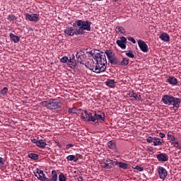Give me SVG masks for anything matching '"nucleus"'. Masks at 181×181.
Segmentation results:
<instances>
[{
  "label": "nucleus",
  "mask_w": 181,
  "mask_h": 181,
  "mask_svg": "<svg viewBox=\"0 0 181 181\" xmlns=\"http://www.w3.org/2000/svg\"><path fill=\"white\" fill-rule=\"evenodd\" d=\"M47 145V144L46 143V141H45V140L40 139L37 141V146L38 148H41L42 149H43V148H46Z\"/></svg>",
  "instance_id": "29"
},
{
  "label": "nucleus",
  "mask_w": 181,
  "mask_h": 181,
  "mask_svg": "<svg viewBox=\"0 0 181 181\" xmlns=\"http://www.w3.org/2000/svg\"><path fill=\"white\" fill-rule=\"evenodd\" d=\"M174 148H175L176 149H180V151H181V146L180 145H179V141L175 145H174Z\"/></svg>",
  "instance_id": "46"
},
{
  "label": "nucleus",
  "mask_w": 181,
  "mask_h": 181,
  "mask_svg": "<svg viewBox=\"0 0 181 181\" xmlns=\"http://www.w3.org/2000/svg\"><path fill=\"white\" fill-rule=\"evenodd\" d=\"M60 62L61 63H67L69 62V57H67L66 56H64L62 58H61Z\"/></svg>",
  "instance_id": "40"
},
{
  "label": "nucleus",
  "mask_w": 181,
  "mask_h": 181,
  "mask_svg": "<svg viewBox=\"0 0 181 181\" xmlns=\"http://www.w3.org/2000/svg\"><path fill=\"white\" fill-rule=\"evenodd\" d=\"M28 157L30 158V159H33V160H37V159H39V155L34 153H28Z\"/></svg>",
  "instance_id": "30"
},
{
  "label": "nucleus",
  "mask_w": 181,
  "mask_h": 181,
  "mask_svg": "<svg viewBox=\"0 0 181 181\" xmlns=\"http://www.w3.org/2000/svg\"><path fill=\"white\" fill-rule=\"evenodd\" d=\"M76 62L77 63H80V64H84V54H83V52H76Z\"/></svg>",
  "instance_id": "17"
},
{
  "label": "nucleus",
  "mask_w": 181,
  "mask_h": 181,
  "mask_svg": "<svg viewBox=\"0 0 181 181\" xmlns=\"http://www.w3.org/2000/svg\"><path fill=\"white\" fill-rule=\"evenodd\" d=\"M83 121H86L87 122H93L94 124V122L96 121L94 117V112L93 115V112L87 111L85 117H83Z\"/></svg>",
  "instance_id": "13"
},
{
  "label": "nucleus",
  "mask_w": 181,
  "mask_h": 181,
  "mask_svg": "<svg viewBox=\"0 0 181 181\" xmlns=\"http://www.w3.org/2000/svg\"><path fill=\"white\" fill-rule=\"evenodd\" d=\"M163 139H159L158 137H154L153 145L154 146H160L163 144H164Z\"/></svg>",
  "instance_id": "22"
},
{
  "label": "nucleus",
  "mask_w": 181,
  "mask_h": 181,
  "mask_svg": "<svg viewBox=\"0 0 181 181\" xmlns=\"http://www.w3.org/2000/svg\"><path fill=\"white\" fill-rule=\"evenodd\" d=\"M128 40L129 42H132V43H134V45H135V43H136V40H135V38H134L132 37H128Z\"/></svg>",
  "instance_id": "43"
},
{
  "label": "nucleus",
  "mask_w": 181,
  "mask_h": 181,
  "mask_svg": "<svg viewBox=\"0 0 181 181\" xmlns=\"http://www.w3.org/2000/svg\"><path fill=\"white\" fill-rule=\"evenodd\" d=\"M59 180V176L57 175V172L56 170L52 171L51 178H48V181H57Z\"/></svg>",
  "instance_id": "21"
},
{
  "label": "nucleus",
  "mask_w": 181,
  "mask_h": 181,
  "mask_svg": "<svg viewBox=\"0 0 181 181\" xmlns=\"http://www.w3.org/2000/svg\"><path fill=\"white\" fill-rule=\"evenodd\" d=\"M125 54H126V56H127V57H129L130 59L135 58V54H134V52H132L131 50L126 51Z\"/></svg>",
  "instance_id": "32"
},
{
  "label": "nucleus",
  "mask_w": 181,
  "mask_h": 181,
  "mask_svg": "<svg viewBox=\"0 0 181 181\" xmlns=\"http://www.w3.org/2000/svg\"><path fill=\"white\" fill-rule=\"evenodd\" d=\"M167 136H168V139H169L170 144H171L172 142H175V141H176V138H175V136H173V135H172V134H167Z\"/></svg>",
  "instance_id": "36"
},
{
  "label": "nucleus",
  "mask_w": 181,
  "mask_h": 181,
  "mask_svg": "<svg viewBox=\"0 0 181 181\" xmlns=\"http://www.w3.org/2000/svg\"><path fill=\"white\" fill-rule=\"evenodd\" d=\"M39 180L42 181H49V178L46 177L45 174H42L41 176L39 177Z\"/></svg>",
  "instance_id": "39"
},
{
  "label": "nucleus",
  "mask_w": 181,
  "mask_h": 181,
  "mask_svg": "<svg viewBox=\"0 0 181 181\" xmlns=\"http://www.w3.org/2000/svg\"><path fill=\"white\" fill-rule=\"evenodd\" d=\"M156 158L159 162H168L169 160V156L165 153L157 154Z\"/></svg>",
  "instance_id": "14"
},
{
  "label": "nucleus",
  "mask_w": 181,
  "mask_h": 181,
  "mask_svg": "<svg viewBox=\"0 0 181 181\" xmlns=\"http://www.w3.org/2000/svg\"><path fill=\"white\" fill-rule=\"evenodd\" d=\"M115 33L117 34L121 33L122 35H125V28L122 26L117 25L115 28Z\"/></svg>",
  "instance_id": "25"
},
{
  "label": "nucleus",
  "mask_w": 181,
  "mask_h": 181,
  "mask_svg": "<svg viewBox=\"0 0 181 181\" xmlns=\"http://www.w3.org/2000/svg\"><path fill=\"white\" fill-rule=\"evenodd\" d=\"M107 146L110 149H112V151L117 150V144H115V141L114 140L108 141Z\"/></svg>",
  "instance_id": "23"
},
{
  "label": "nucleus",
  "mask_w": 181,
  "mask_h": 181,
  "mask_svg": "<svg viewBox=\"0 0 181 181\" xmlns=\"http://www.w3.org/2000/svg\"><path fill=\"white\" fill-rule=\"evenodd\" d=\"M127 97H129V98H134L135 101H141V100L142 98L141 97V95H138V93L134 91H132V92L127 93Z\"/></svg>",
  "instance_id": "15"
},
{
  "label": "nucleus",
  "mask_w": 181,
  "mask_h": 181,
  "mask_svg": "<svg viewBox=\"0 0 181 181\" xmlns=\"http://www.w3.org/2000/svg\"><path fill=\"white\" fill-rule=\"evenodd\" d=\"M31 141L33 142V144H35L37 146L38 140H36L35 139H31Z\"/></svg>",
  "instance_id": "49"
},
{
  "label": "nucleus",
  "mask_w": 181,
  "mask_h": 181,
  "mask_svg": "<svg viewBox=\"0 0 181 181\" xmlns=\"http://www.w3.org/2000/svg\"><path fill=\"white\" fill-rule=\"evenodd\" d=\"M73 146H74V144H68L66 146V149H70V148H73Z\"/></svg>",
  "instance_id": "47"
},
{
  "label": "nucleus",
  "mask_w": 181,
  "mask_h": 181,
  "mask_svg": "<svg viewBox=\"0 0 181 181\" xmlns=\"http://www.w3.org/2000/svg\"><path fill=\"white\" fill-rule=\"evenodd\" d=\"M160 40H163V42H169L170 40V37L169 36V34L166 33H162L159 36Z\"/></svg>",
  "instance_id": "20"
},
{
  "label": "nucleus",
  "mask_w": 181,
  "mask_h": 181,
  "mask_svg": "<svg viewBox=\"0 0 181 181\" xmlns=\"http://www.w3.org/2000/svg\"><path fill=\"white\" fill-rule=\"evenodd\" d=\"M128 64H129V59L123 58V59L120 62V65L121 66H128Z\"/></svg>",
  "instance_id": "33"
},
{
  "label": "nucleus",
  "mask_w": 181,
  "mask_h": 181,
  "mask_svg": "<svg viewBox=\"0 0 181 181\" xmlns=\"http://www.w3.org/2000/svg\"><path fill=\"white\" fill-rule=\"evenodd\" d=\"M58 180L59 181H66V177L64 175V174L61 173L59 177H58Z\"/></svg>",
  "instance_id": "38"
},
{
  "label": "nucleus",
  "mask_w": 181,
  "mask_h": 181,
  "mask_svg": "<svg viewBox=\"0 0 181 181\" xmlns=\"http://www.w3.org/2000/svg\"><path fill=\"white\" fill-rule=\"evenodd\" d=\"M40 169H37L36 172L35 173V176H36V177H37V179H39V175L40 173Z\"/></svg>",
  "instance_id": "45"
},
{
  "label": "nucleus",
  "mask_w": 181,
  "mask_h": 181,
  "mask_svg": "<svg viewBox=\"0 0 181 181\" xmlns=\"http://www.w3.org/2000/svg\"><path fill=\"white\" fill-rule=\"evenodd\" d=\"M105 54L110 64H114L115 66L119 64V61H118V58L115 57V54L113 52L112 49H106Z\"/></svg>",
  "instance_id": "5"
},
{
  "label": "nucleus",
  "mask_w": 181,
  "mask_h": 181,
  "mask_svg": "<svg viewBox=\"0 0 181 181\" xmlns=\"http://www.w3.org/2000/svg\"><path fill=\"white\" fill-rule=\"evenodd\" d=\"M162 103L165 105H173L175 111H177L180 107L181 99L173 97L172 95H164L161 99Z\"/></svg>",
  "instance_id": "3"
},
{
  "label": "nucleus",
  "mask_w": 181,
  "mask_h": 181,
  "mask_svg": "<svg viewBox=\"0 0 181 181\" xmlns=\"http://www.w3.org/2000/svg\"><path fill=\"white\" fill-rule=\"evenodd\" d=\"M146 141L148 144H153L154 141H155V137H152V136H149L148 138L146 139Z\"/></svg>",
  "instance_id": "41"
},
{
  "label": "nucleus",
  "mask_w": 181,
  "mask_h": 181,
  "mask_svg": "<svg viewBox=\"0 0 181 181\" xmlns=\"http://www.w3.org/2000/svg\"><path fill=\"white\" fill-rule=\"evenodd\" d=\"M86 114H87V110L78 109L76 115H79L81 119L84 120V117H86Z\"/></svg>",
  "instance_id": "24"
},
{
  "label": "nucleus",
  "mask_w": 181,
  "mask_h": 181,
  "mask_svg": "<svg viewBox=\"0 0 181 181\" xmlns=\"http://www.w3.org/2000/svg\"><path fill=\"white\" fill-rule=\"evenodd\" d=\"M7 19L8 21H10V22H13V21H16L18 18H16V16H15L13 14H9L7 17Z\"/></svg>",
  "instance_id": "34"
},
{
  "label": "nucleus",
  "mask_w": 181,
  "mask_h": 181,
  "mask_svg": "<svg viewBox=\"0 0 181 181\" xmlns=\"http://www.w3.org/2000/svg\"><path fill=\"white\" fill-rule=\"evenodd\" d=\"M0 94L1 95H6V94H8V88L4 87L3 89H1Z\"/></svg>",
  "instance_id": "37"
},
{
  "label": "nucleus",
  "mask_w": 181,
  "mask_h": 181,
  "mask_svg": "<svg viewBox=\"0 0 181 181\" xmlns=\"http://www.w3.org/2000/svg\"><path fill=\"white\" fill-rule=\"evenodd\" d=\"M5 165V162H4V158L0 157V166L2 168Z\"/></svg>",
  "instance_id": "44"
},
{
  "label": "nucleus",
  "mask_w": 181,
  "mask_h": 181,
  "mask_svg": "<svg viewBox=\"0 0 181 181\" xmlns=\"http://www.w3.org/2000/svg\"><path fill=\"white\" fill-rule=\"evenodd\" d=\"M157 171L160 179H161L162 180H165V179L168 177V170H166L165 168L162 166H158L157 168Z\"/></svg>",
  "instance_id": "10"
},
{
  "label": "nucleus",
  "mask_w": 181,
  "mask_h": 181,
  "mask_svg": "<svg viewBox=\"0 0 181 181\" xmlns=\"http://www.w3.org/2000/svg\"><path fill=\"white\" fill-rule=\"evenodd\" d=\"M65 35H67L68 36H78L80 35V33H78V30L77 27H69L66 29L64 30Z\"/></svg>",
  "instance_id": "8"
},
{
  "label": "nucleus",
  "mask_w": 181,
  "mask_h": 181,
  "mask_svg": "<svg viewBox=\"0 0 181 181\" xmlns=\"http://www.w3.org/2000/svg\"><path fill=\"white\" fill-rule=\"evenodd\" d=\"M78 112V110H77L76 107H71L68 110V112L69 114H76V115H77Z\"/></svg>",
  "instance_id": "35"
},
{
  "label": "nucleus",
  "mask_w": 181,
  "mask_h": 181,
  "mask_svg": "<svg viewBox=\"0 0 181 181\" xmlns=\"http://www.w3.org/2000/svg\"><path fill=\"white\" fill-rule=\"evenodd\" d=\"M74 59H75L74 55H72V58H70L68 60V64L71 67V69H75L76 66H77V62Z\"/></svg>",
  "instance_id": "18"
},
{
  "label": "nucleus",
  "mask_w": 181,
  "mask_h": 181,
  "mask_svg": "<svg viewBox=\"0 0 181 181\" xmlns=\"http://www.w3.org/2000/svg\"><path fill=\"white\" fill-rule=\"evenodd\" d=\"M116 43L119 47H121L122 50L127 49V37L122 36L119 37V40L116 41Z\"/></svg>",
  "instance_id": "11"
},
{
  "label": "nucleus",
  "mask_w": 181,
  "mask_h": 181,
  "mask_svg": "<svg viewBox=\"0 0 181 181\" xmlns=\"http://www.w3.org/2000/svg\"><path fill=\"white\" fill-rule=\"evenodd\" d=\"M114 2H117L118 0H112Z\"/></svg>",
  "instance_id": "55"
},
{
  "label": "nucleus",
  "mask_w": 181,
  "mask_h": 181,
  "mask_svg": "<svg viewBox=\"0 0 181 181\" xmlns=\"http://www.w3.org/2000/svg\"><path fill=\"white\" fill-rule=\"evenodd\" d=\"M45 173H43V170H40V175H39V177H40V176H42V175H44Z\"/></svg>",
  "instance_id": "51"
},
{
  "label": "nucleus",
  "mask_w": 181,
  "mask_h": 181,
  "mask_svg": "<svg viewBox=\"0 0 181 181\" xmlns=\"http://www.w3.org/2000/svg\"><path fill=\"white\" fill-rule=\"evenodd\" d=\"M16 181H25L23 180H16Z\"/></svg>",
  "instance_id": "54"
},
{
  "label": "nucleus",
  "mask_w": 181,
  "mask_h": 181,
  "mask_svg": "<svg viewBox=\"0 0 181 181\" xmlns=\"http://www.w3.org/2000/svg\"><path fill=\"white\" fill-rule=\"evenodd\" d=\"M66 159L68 162H78V157H76L74 155H69L68 156H66Z\"/></svg>",
  "instance_id": "26"
},
{
  "label": "nucleus",
  "mask_w": 181,
  "mask_h": 181,
  "mask_svg": "<svg viewBox=\"0 0 181 181\" xmlns=\"http://www.w3.org/2000/svg\"><path fill=\"white\" fill-rule=\"evenodd\" d=\"M85 66L87 69H89V70H91L94 73V71L95 70V63H94L93 59L88 61Z\"/></svg>",
  "instance_id": "16"
},
{
  "label": "nucleus",
  "mask_w": 181,
  "mask_h": 181,
  "mask_svg": "<svg viewBox=\"0 0 181 181\" xmlns=\"http://www.w3.org/2000/svg\"><path fill=\"white\" fill-rule=\"evenodd\" d=\"M95 60V66L94 73L100 74V73H104L107 70V57L104 52H96L93 55Z\"/></svg>",
  "instance_id": "1"
},
{
  "label": "nucleus",
  "mask_w": 181,
  "mask_h": 181,
  "mask_svg": "<svg viewBox=\"0 0 181 181\" xmlns=\"http://www.w3.org/2000/svg\"><path fill=\"white\" fill-rule=\"evenodd\" d=\"M11 40L13 42V43H18L21 40V37L19 36L16 35L13 33H10Z\"/></svg>",
  "instance_id": "27"
},
{
  "label": "nucleus",
  "mask_w": 181,
  "mask_h": 181,
  "mask_svg": "<svg viewBox=\"0 0 181 181\" xmlns=\"http://www.w3.org/2000/svg\"><path fill=\"white\" fill-rule=\"evenodd\" d=\"M25 20L28 22H39V14L37 13H25Z\"/></svg>",
  "instance_id": "9"
},
{
  "label": "nucleus",
  "mask_w": 181,
  "mask_h": 181,
  "mask_svg": "<svg viewBox=\"0 0 181 181\" xmlns=\"http://www.w3.org/2000/svg\"><path fill=\"white\" fill-rule=\"evenodd\" d=\"M94 118L96 121L94 122L93 125H95V127H98L100 125L98 121L100 122H104V121H105V113L100 110L98 111V112H94Z\"/></svg>",
  "instance_id": "7"
},
{
  "label": "nucleus",
  "mask_w": 181,
  "mask_h": 181,
  "mask_svg": "<svg viewBox=\"0 0 181 181\" xmlns=\"http://www.w3.org/2000/svg\"><path fill=\"white\" fill-rule=\"evenodd\" d=\"M117 166L120 168V169H123V170H127V169H128L129 165L124 162H119V164Z\"/></svg>",
  "instance_id": "31"
},
{
  "label": "nucleus",
  "mask_w": 181,
  "mask_h": 181,
  "mask_svg": "<svg viewBox=\"0 0 181 181\" xmlns=\"http://www.w3.org/2000/svg\"><path fill=\"white\" fill-rule=\"evenodd\" d=\"M78 181H83V177H82V176H79V177H78Z\"/></svg>",
  "instance_id": "52"
},
{
  "label": "nucleus",
  "mask_w": 181,
  "mask_h": 181,
  "mask_svg": "<svg viewBox=\"0 0 181 181\" xmlns=\"http://www.w3.org/2000/svg\"><path fill=\"white\" fill-rule=\"evenodd\" d=\"M167 83H169L171 86H176L177 84V78L174 76H169L167 79Z\"/></svg>",
  "instance_id": "19"
},
{
  "label": "nucleus",
  "mask_w": 181,
  "mask_h": 181,
  "mask_svg": "<svg viewBox=\"0 0 181 181\" xmlns=\"http://www.w3.org/2000/svg\"><path fill=\"white\" fill-rule=\"evenodd\" d=\"M138 45L140 50H141L143 53H148V52H149V48L148 47V45L145 42V41L142 40H139Z\"/></svg>",
  "instance_id": "12"
},
{
  "label": "nucleus",
  "mask_w": 181,
  "mask_h": 181,
  "mask_svg": "<svg viewBox=\"0 0 181 181\" xmlns=\"http://www.w3.org/2000/svg\"><path fill=\"white\" fill-rule=\"evenodd\" d=\"M91 25H93V23H91V21L83 20H76L73 23V26L78 29V32L79 33L80 35H84V31L90 32Z\"/></svg>",
  "instance_id": "2"
},
{
  "label": "nucleus",
  "mask_w": 181,
  "mask_h": 181,
  "mask_svg": "<svg viewBox=\"0 0 181 181\" xmlns=\"http://www.w3.org/2000/svg\"><path fill=\"white\" fill-rule=\"evenodd\" d=\"M179 141H173V142H171V145H173V146H175V145L176 144H177Z\"/></svg>",
  "instance_id": "50"
},
{
  "label": "nucleus",
  "mask_w": 181,
  "mask_h": 181,
  "mask_svg": "<svg viewBox=\"0 0 181 181\" xmlns=\"http://www.w3.org/2000/svg\"><path fill=\"white\" fill-rule=\"evenodd\" d=\"M153 148H152V147H150V148H148V151H149L150 152H152V150H153Z\"/></svg>",
  "instance_id": "53"
},
{
  "label": "nucleus",
  "mask_w": 181,
  "mask_h": 181,
  "mask_svg": "<svg viewBox=\"0 0 181 181\" xmlns=\"http://www.w3.org/2000/svg\"><path fill=\"white\" fill-rule=\"evenodd\" d=\"M97 1H103V0H97Z\"/></svg>",
  "instance_id": "56"
},
{
  "label": "nucleus",
  "mask_w": 181,
  "mask_h": 181,
  "mask_svg": "<svg viewBox=\"0 0 181 181\" xmlns=\"http://www.w3.org/2000/svg\"><path fill=\"white\" fill-rule=\"evenodd\" d=\"M159 136L160 138H165V136H166V134H165V133H159Z\"/></svg>",
  "instance_id": "48"
},
{
  "label": "nucleus",
  "mask_w": 181,
  "mask_h": 181,
  "mask_svg": "<svg viewBox=\"0 0 181 181\" xmlns=\"http://www.w3.org/2000/svg\"><path fill=\"white\" fill-rule=\"evenodd\" d=\"M133 169H136L139 172H143L144 171V167H141L139 165H136V167H133Z\"/></svg>",
  "instance_id": "42"
},
{
  "label": "nucleus",
  "mask_w": 181,
  "mask_h": 181,
  "mask_svg": "<svg viewBox=\"0 0 181 181\" xmlns=\"http://www.w3.org/2000/svg\"><path fill=\"white\" fill-rule=\"evenodd\" d=\"M119 163V161L107 158L106 160H104V161H101L100 165L103 169H112V165H116V166H118Z\"/></svg>",
  "instance_id": "6"
},
{
  "label": "nucleus",
  "mask_w": 181,
  "mask_h": 181,
  "mask_svg": "<svg viewBox=\"0 0 181 181\" xmlns=\"http://www.w3.org/2000/svg\"><path fill=\"white\" fill-rule=\"evenodd\" d=\"M105 84H106V86H107V87H110V88H114V87H115V80L108 79L105 82Z\"/></svg>",
  "instance_id": "28"
},
{
  "label": "nucleus",
  "mask_w": 181,
  "mask_h": 181,
  "mask_svg": "<svg viewBox=\"0 0 181 181\" xmlns=\"http://www.w3.org/2000/svg\"><path fill=\"white\" fill-rule=\"evenodd\" d=\"M40 105L45 107L47 110H59V108L63 107V103L57 101V99H50L49 100L41 102Z\"/></svg>",
  "instance_id": "4"
}]
</instances>
